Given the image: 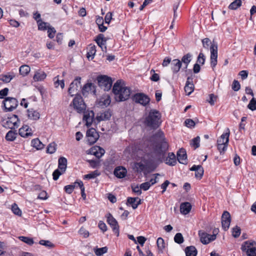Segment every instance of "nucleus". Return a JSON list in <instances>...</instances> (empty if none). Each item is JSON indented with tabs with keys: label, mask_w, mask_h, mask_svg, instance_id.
<instances>
[{
	"label": "nucleus",
	"mask_w": 256,
	"mask_h": 256,
	"mask_svg": "<svg viewBox=\"0 0 256 256\" xmlns=\"http://www.w3.org/2000/svg\"><path fill=\"white\" fill-rule=\"evenodd\" d=\"M154 136V138L158 140V142L148 146L146 149L148 160L150 162H154L156 160H160L164 155L166 152L168 148V143L166 140L162 132L158 131Z\"/></svg>",
	"instance_id": "f257e3e1"
},
{
	"label": "nucleus",
	"mask_w": 256,
	"mask_h": 256,
	"mask_svg": "<svg viewBox=\"0 0 256 256\" xmlns=\"http://www.w3.org/2000/svg\"><path fill=\"white\" fill-rule=\"evenodd\" d=\"M112 92L116 102H123L127 100L130 95V90L126 86L124 82L118 80L114 84Z\"/></svg>",
	"instance_id": "f03ea898"
},
{
	"label": "nucleus",
	"mask_w": 256,
	"mask_h": 256,
	"mask_svg": "<svg viewBox=\"0 0 256 256\" xmlns=\"http://www.w3.org/2000/svg\"><path fill=\"white\" fill-rule=\"evenodd\" d=\"M203 47L208 50L210 46V66L212 69L216 67L218 62V44L217 43L213 41L212 42L210 38H204L202 40Z\"/></svg>",
	"instance_id": "7ed1b4c3"
},
{
	"label": "nucleus",
	"mask_w": 256,
	"mask_h": 256,
	"mask_svg": "<svg viewBox=\"0 0 256 256\" xmlns=\"http://www.w3.org/2000/svg\"><path fill=\"white\" fill-rule=\"evenodd\" d=\"M161 114L156 110H152L146 118L144 123L147 126L152 128H156L160 124Z\"/></svg>",
	"instance_id": "20e7f679"
},
{
	"label": "nucleus",
	"mask_w": 256,
	"mask_h": 256,
	"mask_svg": "<svg viewBox=\"0 0 256 256\" xmlns=\"http://www.w3.org/2000/svg\"><path fill=\"white\" fill-rule=\"evenodd\" d=\"M20 120L18 116L12 114L10 117L3 118L1 121L2 125L6 128L14 129L18 127Z\"/></svg>",
	"instance_id": "39448f33"
},
{
	"label": "nucleus",
	"mask_w": 256,
	"mask_h": 256,
	"mask_svg": "<svg viewBox=\"0 0 256 256\" xmlns=\"http://www.w3.org/2000/svg\"><path fill=\"white\" fill-rule=\"evenodd\" d=\"M74 109L78 113H82L86 110V105L80 95H76L72 102Z\"/></svg>",
	"instance_id": "423d86ee"
},
{
	"label": "nucleus",
	"mask_w": 256,
	"mask_h": 256,
	"mask_svg": "<svg viewBox=\"0 0 256 256\" xmlns=\"http://www.w3.org/2000/svg\"><path fill=\"white\" fill-rule=\"evenodd\" d=\"M97 80L99 86L104 91H108L111 88L112 81L110 77L100 76L98 77Z\"/></svg>",
	"instance_id": "0eeeda50"
},
{
	"label": "nucleus",
	"mask_w": 256,
	"mask_h": 256,
	"mask_svg": "<svg viewBox=\"0 0 256 256\" xmlns=\"http://www.w3.org/2000/svg\"><path fill=\"white\" fill-rule=\"evenodd\" d=\"M6 112H10L15 109L18 105V101L14 98L8 97L3 101Z\"/></svg>",
	"instance_id": "6e6552de"
},
{
	"label": "nucleus",
	"mask_w": 256,
	"mask_h": 256,
	"mask_svg": "<svg viewBox=\"0 0 256 256\" xmlns=\"http://www.w3.org/2000/svg\"><path fill=\"white\" fill-rule=\"evenodd\" d=\"M132 100L144 106L148 105L150 101L149 97L144 93H137L132 98Z\"/></svg>",
	"instance_id": "1a4fd4ad"
},
{
	"label": "nucleus",
	"mask_w": 256,
	"mask_h": 256,
	"mask_svg": "<svg viewBox=\"0 0 256 256\" xmlns=\"http://www.w3.org/2000/svg\"><path fill=\"white\" fill-rule=\"evenodd\" d=\"M80 80L81 78L78 76L70 84L68 92L72 96L74 95H78L77 93L78 92V88L80 86Z\"/></svg>",
	"instance_id": "9d476101"
},
{
	"label": "nucleus",
	"mask_w": 256,
	"mask_h": 256,
	"mask_svg": "<svg viewBox=\"0 0 256 256\" xmlns=\"http://www.w3.org/2000/svg\"><path fill=\"white\" fill-rule=\"evenodd\" d=\"M198 236L200 238V242L204 244H208L216 238L215 234H210L203 230L198 231Z\"/></svg>",
	"instance_id": "9b49d317"
},
{
	"label": "nucleus",
	"mask_w": 256,
	"mask_h": 256,
	"mask_svg": "<svg viewBox=\"0 0 256 256\" xmlns=\"http://www.w3.org/2000/svg\"><path fill=\"white\" fill-rule=\"evenodd\" d=\"M87 140L90 144H94L99 138V134L94 128H92L86 132Z\"/></svg>",
	"instance_id": "f8f14e48"
},
{
	"label": "nucleus",
	"mask_w": 256,
	"mask_h": 256,
	"mask_svg": "<svg viewBox=\"0 0 256 256\" xmlns=\"http://www.w3.org/2000/svg\"><path fill=\"white\" fill-rule=\"evenodd\" d=\"M107 222L110 225L113 232L116 234V236H119V226L116 220L110 214H107Z\"/></svg>",
	"instance_id": "ddd939ff"
},
{
	"label": "nucleus",
	"mask_w": 256,
	"mask_h": 256,
	"mask_svg": "<svg viewBox=\"0 0 256 256\" xmlns=\"http://www.w3.org/2000/svg\"><path fill=\"white\" fill-rule=\"evenodd\" d=\"M83 116V121L86 122V125L89 127L92 124L94 114L92 110H84Z\"/></svg>",
	"instance_id": "4468645a"
},
{
	"label": "nucleus",
	"mask_w": 256,
	"mask_h": 256,
	"mask_svg": "<svg viewBox=\"0 0 256 256\" xmlns=\"http://www.w3.org/2000/svg\"><path fill=\"white\" fill-rule=\"evenodd\" d=\"M231 218L230 213L225 211L222 216V225L224 230H226L229 228Z\"/></svg>",
	"instance_id": "2eb2a0df"
},
{
	"label": "nucleus",
	"mask_w": 256,
	"mask_h": 256,
	"mask_svg": "<svg viewBox=\"0 0 256 256\" xmlns=\"http://www.w3.org/2000/svg\"><path fill=\"white\" fill-rule=\"evenodd\" d=\"M19 134L23 138H27L32 136L33 132L31 128L28 125H24L19 129Z\"/></svg>",
	"instance_id": "dca6fc26"
},
{
	"label": "nucleus",
	"mask_w": 256,
	"mask_h": 256,
	"mask_svg": "<svg viewBox=\"0 0 256 256\" xmlns=\"http://www.w3.org/2000/svg\"><path fill=\"white\" fill-rule=\"evenodd\" d=\"M94 40L98 45L101 48L103 52L106 51V40L102 34H98L96 38Z\"/></svg>",
	"instance_id": "f3484780"
},
{
	"label": "nucleus",
	"mask_w": 256,
	"mask_h": 256,
	"mask_svg": "<svg viewBox=\"0 0 256 256\" xmlns=\"http://www.w3.org/2000/svg\"><path fill=\"white\" fill-rule=\"evenodd\" d=\"M26 112L27 117L30 120L36 121L40 118V112L34 108L28 109Z\"/></svg>",
	"instance_id": "a211bd4d"
},
{
	"label": "nucleus",
	"mask_w": 256,
	"mask_h": 256,
	"mask_svg": "<svg viewBox=\"0 0 256 256\" xmlns=\"http://www.w3.org/2000/svg\"><path fill=\"white\" fill-rule=\"evenodd\" d=\"M105 150L99 146H94L90 150L91 154L95 156L98 158H101L104 154Z\"/></svg>",
	"instance_id": "6ab92c4d"
},
{
	"label": "nucleus",
	"mask_w": 256,
	"mask_h": 256,
	"mask_svg": "<svg viewBox=\"0 0 256 256\" xmlns=\"http://www.w3.org/2000/svg\"><path fill=\"white\" fill-rule=\"evenodd\" d=\"M177 159L178 162L182 164H187V156L186 151L184 148H180L177 152Z\"/></svg>",
	"instance_id": "aec40b11"
},
{
	"label": "nucleus",
	"mask_w": 256,
	"mask_h": 256,
	"mask_svg": "<svg viewBox=\"0 0 256 256\" xmlns=\"http://www.w3.org/2000/svg\"><path fill=\"white\" fill-rule=\"evenodd\" d=\"M96 92V86L92 83L86 84L82 89V92L83 95H87L88 93H92L95 94Z\"/></svg>",
	"instance_id": "412c9836"
},
{
	"label": "nucleus",
	"mask_w": 256,
	"mask_h": 256,
	"mask_svg": "<svg viewBox=\"0 0 256 256\" xmlns=\"http://www.w3.org/2000/svg\"><path fill=\"white\" fill-rule=\"evenodd\" d=\"M182 66V62L178 59H174L172 61L171 70L174 74L178 73Z\"/></svg>",
	"instance_id": "4be33fe9"
},
{
	"label": "nucleus",
	"mask_w": 256,
	"mask_h": 256,
	"mask_svg": "<svg viewBox=\"0 0 256 256\" xmlns=\"http://www.w3.org/2000/svg\"><path fill=\"white\" fill-rule=\"evenodd\" d=\"M127 173L126 168L122 166H118L114 170V174L118 178H122L125 177Z\"/></svg>",
	"instance_id": "5701e85b"
},
{
	"label": "nucleus",
	"mask_w": 256,
	"mask_h": 256,
	"mask_svg": "<svg viewBox=\"0 0 256 256\" xmlns=\"http://www.w3.org/2000/svg\"><path fill=\"white\" fill-rule=\"evenodd\" d=\"M127 204L130 205L133 209H136L141 204V200L138 198L129 197L127 199Z\"/></svg>",
	"instance_id": "b1692460"
},
{
	"label": "nucleus",
	"mask_w": 256,
	"mask_h": 256,
	"mask_svg": "<svg viewBox=\"0 0 256 256\" xmlns=\"http://www.w3.org/2000/svg\"><path fill=\"white\" fill-rule=\"evenodd\" d=\"M230 130L228 129V132L224 133L217 140V144H228L229 142Z\"/></svg>",
	"instance_id": "393cba45"
},
{
	"label": "nucleus",
	"mask_w": 256,
	"mask_h": 256,
	"mask_svg": "<svg viewBox=\"0 0 256 256\" xmlns=\"http://www.w3.org/2000/svg\"><path fill=\"white\" fill-rule=\"evenodd\" d=\"M192 208V206L188 202H185L181 204L180 206V212L184 214H188Z\"/></svg>",
	"instance_id": "a878e982"
},
{
	"label": "nucleus",
	"mask_w": 256,
	"mask_h": 256,
	"mask_svg": "<svg viewBox=\"0 0 256 256\" xmlns=\"http://www.w3.org/2000/svg\"><path fill=\"white\" fill-rule=\"evenodd\" d=\"M192 80V78L188 77L187 78L186 84L184 86V90L187 93L188 95L190 94L194 90V85L192 82L190 81Z\"/></svg>",
	"instance_id": "bb28decb"
},
{
	"label": "nucleus",
	"mask_w": 256,
	"mask_h": 256,
	"mask_svg": "<svg viewBox=\"0 0 256 256\" xmlns=\"http://www.w3.org/2000/svg\"><path fill=\"white\" fill-rule=\"evenodd\" d=\"M96 52V46L95 45L90 44L88 46V51L86 54V57L88 60H92L94 58Z\"/></svg>",
	"instance_id": "cd10ccee"
},
{
	"label": "nucleus",
	"mask_w": 256,
	"mask_h": 256,
	"mask_svg": "<svg viewBox=\"0 0 256 256\" xmlns=\"http://www.w3.org/2000/svg\"><path fill=\"white\" fill-rule=\"evenodd\" d=\"M67 166V160L64 157H60L58 160V168L62 172H65Z\"/></svg>",
	"instance_id": "c85d7f7f"
},
{
	"label": "nucleus",
	"mask_w": 256,
	"mask_h": 256,
	"mask_svg": "<svg viewBox=\"0 0 256 256\" xmlns=\"http://www.w3.org/2000/svg\"><path fill=\"white\" fill-rule=\"evenodd\" d=\"M166 164L174 166L176 164V159L175 154L173 152H170L166 158Z\"/></svg>",
	"instance_id": "c756f323"
},
{
	"label": "nucleus",
	"mask_w": 256,
	"mask_h": 256,
	"mask_svg": "<svg viewBox=\"0 0 256 256\" xmlns=\"http://www.w3.org/2000/svg\"><path fill=\"white\" fill-rule=\"evenodd\" d=\"M185 252L186 256H196L198 251L195 246H192L185 248Z\"/></svg>",
	"instance_id": "7c9ffc66"
},
{
	"label": "nucleus",
	"mask_w": 256,
	"mask_h": 256,
	"mask_svg": "<svg viewBox=\"0 0 256 256\" xmlns=\"http://www.w3.org/2000/svg\"><path fill=\"white\" fill-rule=\"evenodd\" d=\"M111 102L110 97L108 94H104L101 98L100 103L101 106H108Z\"/></svg>",
	"instance_id": "2f4dec72"
},
{
	"label": "nucleus",
	"mask_w": 256,
	"mask_h": 256,
	"mask_svg": "<svg viewBox=\"0 0 256 256\" xmlns=\"http://www.w3.org/2000/svg\"><path fill=\"white\" fill-rule=\"evenodd\" d=\"M17 136L18 133L16 130H10L6 134L5 138L7 141L12 142L16 140Z\"/></svg>",
	"instance_id": "473e14b6"
},
{
	"label": "nucleus",
	"mask_w": 256,
	"mask_h": 256,
	"mask_svg": "<svg viewBox=\"0 0 256 256\" xmlns=\"http://www.w3.org/2000/svg\"><path fill=\"white\" fill-rule=\"evenodd\" d=\"M110 112L107 110L100 113L99 115H98L96 116V119L98 121L100 122L102 120H108L110 118Z\"/></svg>",
	"instance_id": "72a5a7b5"
},
{
	"label": "nucleus",
	"mask_w": 256,
	"mask_h": 256,
	"mask_svg": "<svg viewBox=\"0 0 256 256\" xmlns=\"http://www.w3.org/2000/svg\"><path fill=\"white\" fill-rule=\"evenodd\" d=\"M46 74L44 72H36L34 76L33 79L35 82L43 80L46 78Z\"/></svg>",
	"instance_id": "f704fd0d"
},
{
	"label": "nucleus",
	"mask_w": 256,
	"mask_h": 256,
	"mask_svg": "<svg viewBox=\"0 0 256 256\" xmlns=\"http://www.w3.org/2000/svg\"><path fill=\"white\" fill-rule=\"evenodd\" d=\"M192 55L190 53H188L182 57L181 62L185 65L184 68H187L188 64L192 60Z\"/></svg>",
	"instance_id": "c9c22d12"
},
{
	"label": "nucleus",
	"mask_w": 256,
	"mask_h": 256,
	"mask_svg": "<svg viewBox=\"0 0 256 256\" xmlns=\"http://www.w3.org/2000/svg\"><path fill=\"white\" fill-rule=\"evenodd\" d=\"M31 144L33 147L36 148L37 150H41L44 147V144H42L38 138L32 140Z\"/></svg>",
	"instance_id": "e433bc0d"
},
{
	"label": "nucleus",
	"mask_w": 256,
	"mask_h": 256,
	"mask_svg": "<svg viewBox=\"0 0 256 256\" xmlns=\"http://www.w3.org/2000/svg\"><path fill=\"white\" fill-rule=\"evenodd\" d=\"M252 246L253 244L252 242L246 241L242 244L241 250L242 251L246 252V254H248V250H250L252 248H254Z\"/></svg>",
	"instance_id": "4c0bfd02"
},
{
	"label": "nucleus",
	"mask_w": 256,
	"mask_h": 256,
	"mask_svg": "<svg viewBox=\"0 0 256 256\" xmlns=\"http://www.w3.org/2000/svg\"><path fill=\"white\" fill-rule=\"evenodd\" d=\"M30 67L28 65H22L19 68L20 74L23 76L27 75L30 72Z\"/></svg>",
	"instance_id": "58836bf2"
},
{
	"label": "nucleus",
	"mask_w": 256,
	"mask_h": 256,
	"mask_svg": "<svg viewBox=\"0 0 256 256\" xmlns=\"http://www.w3.org/2000/svg\"><path fill=\"white\" fill-rule=\"evenodd\" d=\"M242 4L241 0H235L229 5L228 8L230 10H236L242 6Z\"/></svg>",
	"instance_id": "ea45409f"
},
{
	"label": "nucleus",
	"mask_w": 256,
	"mask_h": 256,
	"mask_svg": "<svg viewBox=\"0 0 256 256\" xmlns=\"http://www.w3.org/2000/svg\"><path fill=\"white\" fill-rule=\"evenodd\" d=\"M156 244L158 250L161 252H162L163 250L165 248V243L163 238H158L157 240Z\"/></svg>",
	"instance_id": "a19ab883"
},
{
	"label": "nucleus",
	"mask_w": 256,
	"mask_h": 256,
	"mask_svg": "<svg viewBox=\"0 0 256 256\" xmlns=\"http://www.w3.org/2000/svg\"><path fill=\"white\" fill-rule=\"evenodd\" d=\"M18 238L21 241L30 246L32 245L34 243L33 239L29 237L20 236Z\"/></svg>",
	"instance_id": "79ce46f5"
},
{
	"label": "nucleus",
	"mask_w": 256,
	"mask_h": 256,
	"mask_svg": "<svg viewBox=\"0 0 256 256\" xmlns=\"http://www.w3.org/2000/svg\"><path fill=\"white\" fill-rule=\"evenodd\" d=\"M134 168L138 172H141L146 169V166L142 162H136L134 164Z\"/></svg>",
	"instance_id": "37998d69"
},
{
	"label": "nucleus",
	"mask_w": 256,
	"mask_h": 256,
	"mask_svg": "<svg viewBox=\"0 0 256 256\" xmlns=\"http://www.w3.org/2000/svg\"><path fill=\"white\" fill-rule=\"evenodd\" d=\"M38 30H46L48 28L50 24L48 22H42V20L38 22Z\"/></svg>",
	"instance_id": "c03bdc74"
},
{
	"label": "nucleus",
	"mask_w": 256,
	"mask_h": 256,
	"mask_svg": "<svg viewBox=\"0 0 256 256\" xmlns=\"http://www.w3.org/2000/svg\"><path fill=\"white\" fill-rule=\"evenodd\" d=\"M108 251V248L106 246L101 248H97L94 249V254L97 256H100L103 254L106 253Z\"/></svg>",
	"instance_id": "a18cd8bd"
},
{
	"label": "nucleus",
	"mask_w": 256,
	"mask_h": 256,
	"mask_svg": "<svg viewBox=\"0 0 256 256\" xmlns=\"http://www.w3.org/2000/svg\"><path fill=\"white\" fill-rule=\"evenodd\" d=\"M56 144L54 142L50 144L47 147V152L50 154H54L56 150Z\"/></svg>",
	"instance_id": "49530a36"
},
{
	"label": "nucleus",
	"mask_w": 256,
	"mask_h": 256,
	"mask_svg": "<svg viewBox=\"0 0 256 256\" xmlns=\"http://www.w3.org/2000/svg\"><path fill=\"white\" fill-rule=\"evenodd\" d=\"M200 138L198 136L193 138L190 142V145L194 147V149L198 148L200 146Z\"/></svg>",
	"instance_id": "de8ad7c7"
},
{
	"label": "nucleus",
	"mask_w": 256,
	"mask_h": 256,
	"mask_svg": "<svg viewBox=\"0 0 256 256\" xmlns=\"http://www.w3.org/2000/svg\"><path fill=\"white\" fill-rule=\"evenodd\" d=\"M39 244L40 245L44 246L49 248H52L54 246L52 242L48 240H40L39 242Z\"/></svg>",
	"instance_id": "09e8293b"
},
{
	"label": "nucleus",
	"mask_w": 256,
	"mask_h": 256,
	"mask_svg": "<svg viewBox=\"0 0 256 256\" xmlns=\"http://www.w3.org/2000/svg\"><path fill=\"white\" fill-rule=\"evenodd\" d=\"M174 242L178 244H181L184 242V238L181 233H177L174 237Z\"/></svg>",
	"instance_id": "8fccbe9b"
},
{
	"label": "nucleus",
	"mask_w": 256,
	"mask_h": 256,
	"mask_svg": "<svg viewBox=\"0 0 256 256\" xmlns=\"http://www.w3.org/2000/svg\"><path fill=\"white\" fill-rule=\"evenodd\" d=\"M205 61L206 56L202 52H200L198 56L196 62L198 64L203 65L204 64Z\"/></svg>",
	"instance_id": "3c124183"
},
{
	"label": "nucleus",
	"mask_w": 256,
	"mask_h": 256,
	"mask_svg": "<svg viewBox=\"0 0 256 256\" xmlns=\"http://www.w3.org/2000/svg\"><path fill=\"white\" fill-rule=\"evenodd\" d=\"M14 78V76L12 74H5L0 76V80L5 82H9Z\"/></svg>",
	"instance_id": "603ef678"
},
{
	"label": "nucleus",
	"mask_w": 256,
	"mask_h": 256,
	"mask_svg": "<svg viewBox=\"0 0 256 256\" xmlns=\"http://www.w3.org/2000/svg\"><path fill=\"white\" fill-rule=\"evenodd\" d=\"M48 36L50 38H54L55 34L56 32V30L54 28L51 26L50 25L48 26Z\"/></svg>",
	"instance_id": "864d4df0"
},
{
	"label": "nucleus",
	"mask_w": 256,
	"mask_h": 256,
	"mask_svg": "<svg viewBox=\"0 0 256 256\" xmlns=\"http://www.w3.org/2000/svg\"><path fill=\"white\" fill-rule=\"evenodd\" d=\"M248 108L254 111L256 110V99L255 98H252L250 102Z\"/></svg>",
	"instance_id": "5fc2aeb1"
},
{
	"label": "nucleus",
	"mask_w": 256,
	"mask_h": 256,
	"mask_svg": "<svg viewBox=\"0 0 256 256\" xmlns=\"http://www.w3.org/2000/svg\"><path fill=\"white\" fill-rule=\"evenodd\" d=\"M12 210L16 215H18V216H20L22 215V211L21 210L18 208V206L14 204L13 205H12Z\"/></svg>",
	"instance_id": "6e6d98bb"
},
{
	"label": "nucleus",
	"mask_w": 256,
	"mask_h": 256,
	"mask_svg": "<svg viewBox=\"0 0 256 256\" xmlns=\"http://www.w3.org/2000/svg\"><path fill=\"white\" fill-rule=\"evenodd\" d=\"M204 170L202 166L195 172V177L199 180L201 179L204 175Z\"/></svg>",
	"instance_id": "4d7b16f0"
},
{
	"label": "nucleus",
	"mask_w": 256,
	"mask_h": 256,
	"mask_svg": "<svg viewBox=\"0 0 256 256\" xmlns=\"http://www.w3.org/2000/svg\"><path fill=\"white\" fill-rule=\"evenodd\" d=\"M99 175L98 172L97 170H95L94 172H92L90 174H86L84 176V178L85 179H91L94 178H96L97 176Z\"/></svg>",
	"instance_id": "13d9d810"
},
{
	"label": "nucleus",
	"mask_w": 256,
	"mask_h": 256,
	"mask_svg": "<svg viewBox=\"0 0 256 256\" xmlns=\"http://www.w3.org/2000/svg\"><path fill=\"white\" fill-rule=\"evenodd\" d=\"M208 98H209L207 100V101L211 106H214V104L216 100L217 96L213 94H211L208 95Z\"/></svg>",
	"instance_id": "bf43d9fd"
},
{
	"label": "nucleus",
	"mask_w": 256,
	"mask_h": 256,
	"mask_svg": "<svg viewBox=\"0 0 256 256\" xmlns=\"http://www.w3.org/2000/svg\"><path fill=\"white\" fill-rule=\"evenodd\" d=\"M64 172H62L60 169L58 168L54 170L52 173L53 179L56 180L59 178L60 176L64 174Z\"/></svg>",
	"instance_id": "052dcab7"
},
{
	"label": "nucleus",
	"mask_w": 256,
	"mask_h": 256,
	"mask_svg": "<svg viewBox=\"0 0 256 256\" xmlns=\"http://www.w3.org/2000/svg\"><path fill=\"white\" fill-rule=\"evenodd\" d=\"M75 188V184H69L64 186V190L68 194H71Z\"/></svg>",
	"instance_id": "680f3d73"
},
{
	"label": "nucleus",
	"mask_w": 256,
	"mask_h": 256,
	"mask_svg": "<svg viewBox=\"0 0 256 256\" xmlns=\"http://www.w3.org/2000/svg\"><path fill=\"white\" fill-rule=\"evenodd\" d=\"M240 227L236 226L232 229V235L234 238H238L240 234Z\"/></svg>",
	"instance_id": "e2e57ef3"
},
{
	"label": "nucleus",
	"mask_w": 256,
	"mask_h": 256,
	"mask_svg": "<svg viewBox=\"0 0 256 256\" xmlns=\"http://www.w3.org/2000/svg\"><path fill=\"white\" fill-rule=\"evenodd\" d=\"M228 144H217V147L220 154H223L227 150Z\"/></svg>",
	"instance_id": "0e129e2a"
},
{
	"label": "nucleus",
	"mask_w": 256,
	"mask_h": 256,
	"mask_svg": "<svg viewBox=\"0 0 256 256\" xmlns=\"http://www.w3.org/2000/svg\"><path fill=\"white\" fill-rule=\"evenodd\" d=\"M184 124L186 126L189 128H194L195 126L194 122L192 119H186L184 122Z\"/></svg>",
	"instance_id": "69168bd1"
},
{
	"label": "nucleus",
	"mask_w": 256,
	"mask_h": 256,
	"mask_svg": "<svg viewBox=\"0 0 256 256\" xmlns=\"http://www.w3.org/2000/svg\"><path fill=\"white\" fill-rule=\"evenodd\" d=\"M240 88V82L236 80H234L232 84V89L234 91H238Z\"/></svg>",
	"instance_id": "338daca9"
},
{
	"label": "nucleus",
	"mask_w": 256,
	"mask_h": 256,
	"mask_svg": "<svg viewBox=\"0 0 256 256\" xmlns=\"http://www.w3.org/2000/svg\"><path fill=\"white\" fill-rule=\"evenodd\" d=\"M152 72H153V74L150 78V80L154 82H158L160 80L159 75L158 74L155 73L154 70H150V73L152 74Z\"/></svg>",
	"instance_id": "774afa93"
}]
</instances>
